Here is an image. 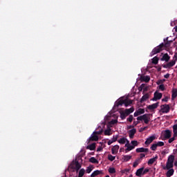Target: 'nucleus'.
Segmentation results:
<instances>
[{"instance_id": "obj_1", "label": "nucleus", "mask_w": 177, "mask_h": 177, "mask_svg": "<svg viewBox=\"0 0 177 177\" xmlns=\"http://www.w3.org/2000/svg\"><path fill=\"white\" fill-rule=\"evenodd\" d=\"M150 113H145L142 115L138 116L137 118L138 121H144L145 124H149L150 122Z\"/></svg>"}, {"instance_id": "obj_2", "label": "nucleus", "mask_w": 177, "mask_h": 177, "mask_svg": "<svg viewBox=\"0 0 177 177\" xmlns=\"http://www.w3.org/2000/svg\"><path fill=\"white\" fill-rule=\"evenodd\" d=\"M162 48H164V43H161L159 46L155 47L151 52L150 56H154V55L160 53L162 50Z\"/></svg>"}, {"instance_id": "obj_3", "label": "nucleus", "mask_w": 177, "mask_h": 177, "mask_svg": "<svg viewBox=\"0 0 177 177\" xmlns=\"http://www.w3.org/2000/svg\"><path fill=\"white\" fill-rule=\"evenodd\" d=\"M174 57H175V59L171 60V62H169L166 64H162V67H163V68H171V67H174V64H176V61H177L176 55H174Z\"/></svg>"}, {"instance_id": "obj_4", "label": "nucleus", "mask_w": 177, "mask_h": 177, "mask_svg": "<svg viewBox=\"0 0 177 177\" xmlns=\"http://www.w3.org/2000/svg\"><path fill=\"white\" fill-rule=\"evenodd\" d=\"M160 107V113L163 114H167L171 110V107L169 104H162Z\"/></svg>"}, {"instance_id": "obj_5", "label": "nucleus", "mask_w": 177, "mask_h": 177, "mask_svg": "<svg viewBox=\"0 0 177 177\" xmlns=\"http://www.w3.org/2000/svg\"><path fill=\"white\" fill-rule=\"evenodd\" d=\"M97 140H99V136H97V134L95 133L93 131L91 137L87 140V143H91V142H97Z\"/></svg>"}, {"instance_id": "obj_6", "label": "nucleus", "mask_w": 177, "mask_h": 177, "mask_svg": "<svg viewBox=\"0 0 177 177\" xmlns=\"http://www.w3.org/2000/svg\"><path fill=\"white\" fill-rule=\"evenodd\" d=\"M153 140H156V136L154 135L147 138L146 141L145 142V145H146L147 147Z\"/></svg>"}, {"instance_id": "obj_7", "label": "nucleus", "mask_w": 177, "mask_h": 177, "mask_svg": "<svg viewBox=\"0 0 177 177\" xmlns=\"http://www.w3.org/2000/svg\"><path fill=\"white\" fill-rule=\"evenodd\" d=\"M161 97H162V93L156 91L154 93V97H153V98H152V100L153 102H156L157 100H160V99H161Z\"/></svg>"}, {"instance_id": "obj_8", "label": "nucleus", "mask_w": 177, "mask_h": 177, "mask_svg": "<svg viewBox=\"0 0 177 177\" xmlns=\"http://www.w3.org/2000/svg\"><path fill=\"white\" fill-rule=\"evenodd\" d=\"M75 167L72 166V169H75L76 172H78L80 169H81V164H80V162L77 160V159L75 160Z\"/></svg>"}, {"instance_id": "obj_9", "label": "nucleus", "mask_w": 177, "mask_h": 177, "mask_svg": "<svg viewBox=\"0 0 177 177\" xmlns=\"http://www.w3.org/2000/svg\"><path fill=\"white\" fill-rule=\"evenodd\" d=\"M172 132L171 131V130H165V133L163 134V138L164 139H169L171 138V135Z\"/></svg>"}, {"instance_id": "obj_10", "label": "nucleus", "mask_w": 177, "mask_h": 177, "mask_svg": "<svg viewBox=\"0 0 177 177\" xmlns=\"http://www.w3.org/2000/svg\"><path fill=\"white\" fill-rule=\"evenodd\" d=\"M122 104H125V100H118L115 102L114 107H118L119 106H122Z\"/></svg>"}, {"instance_id": "obj_11", "label": "nucleus", "mask_w": 177, "mask_h": 177, "mask_svg": "<svg viewBox=\"0 0 177 177\" xmlns=\"http://www.w3.org/2000/svg\"><path fill=\"white\" fill-rule=\"evenodd\" d=\"M158 159V156L156 155L154 158H152L149 160L147 162L148 165H153V164H154V162H156V161H157Z\"/></svg>"}, {"instance_id": "obj_12", "label": "nucleus", "mask_w": 177, "mask_h": 177, "mask_svg": "<svg viewBox=\"0 0 177 177\" xmlns=\"http://www.w3.org/2000/svg\"><path fill=\"white\" fill-rule=\"evenodd\" d=\"M118 139V135L113 136V138L108 141V146H111L112 143L117 142Z\"/></svg>"}, {"instance_id": "obj_13", "label": "nucleus", "mask_w": 177, "mask_h": 177, "mask_svg": "<svg viewBox=\"0 0 177 177\" xmlns=\"http://www.w3.org/2000/svg\"><path fill=\"white\" fill-rule=\"evenodd\" d=\"M102 170H95L91 174V177H95L97 176V175H102Z\"/></svg>"}, {"instance_id": "obj_14", "label": "nucleus", "mask_w": 177, "mask_h": 177, "mask_svg": "<svg viewBox=\"0 0 177 177\" xmlns=\"http://www.w3.org/2000/svg\"><path fill=\"white\" fill-rule=\"evenodd\" d=\"M135 133H136V129H132L129 131V136L130 139H133V136H135Z\"/></svg>"}, {"instance_id": "obj_15", "label": "nucleus", "mask_w": 177, "mask_h": 177, "mask_svg": "<svg viewBox=\"0 0 177 177\" xmlns=\"http://www.w3.org/2000/svg\"><path fill=\"white\" fill-rule=\"evenodd\" d=\"M136 153H147L149 152V149L147 148H137L136 150Z\"/></svg>"}, {"instance_id": "obj_16", "label": "nucleus", "mask_w": 177, "mask_h": 177, "mask_svg": "<svg viewBox=\"0 0 177 177\" xmlns=\"http://www.w3.org/2000/svg\"><path fill=\"white\" fill-rule=\"evenodd\" d=\"M158 104H159V102L152 104L151 105L147 106V109L149 110H155V109H157V107H158Z\"/></svg>"}, {"instance_id": "obj_17", "label": "nucleus", "mask_w": 177, "mask_h": 177, "mask_svg": "<svg viewBox=\"0 0 177 177\" xmlns=\"http://www.w3.org/2000/svg\"><path fill=\"white\" fill-rule=\"evenodd\" d=\"M174 168V163L167 162L166 166L163 167V169H172Z\"/></svg>"}, {"instance_id": "obj_18", "label": "nucleus", "mask_w": 177, "mask_h": 177, "mask_svg": "<svg viewBox=\"0 0 177 177\" xmlns=\"http://www.w3.org/2000/svg\"><path fill=\"white\" fill-rule=\"evenodd\" d=\"M145 169V167H141L140 169H138L136 172V176L140 177L142 176V175H143V171Z\"/></svg>"}, {"instance_id": "obj_19", "label": "nucleus", "mask_w": 177, "mask_h": 177, "mask_svg": "<svg viewBox=\"0 0 177 177\" xmlns=\"http://www.w3.org/2000/svg\"><path fill=\"white\" fill-rule=\"evenodd\" d=\"M169 59H171V57L168 55V54H164L162 57L160 59L161 62H169Z\"/></svg>"}, {"instance_id": "obj_20", "label": "nucleus", "mask_w": 177, "mask_h": 177, "mask_svg": "<svg viewBox=\"0 0 177 177\" xmlns=\"http://www.w3.org/2000/svg\"><path fill=\"white\" fill-rule=\"evenodd\" d=\"M120 149V146L115 145L111 149L112 154H117L118 153V150Z\"/></svg>"}, {"instance_id": "obj_21", "label": "nucleus", "mask_w": 177, "mask_h": 177, "mask_svg": "<svg viewBox=\"0 0 177 177\" xmlns=\"http://www.w3.org/2000/svg\"><path fill=\"white\" fill-rule=\"evenodd\" d=\"M86 149H87L88 150H95V149H96V143L93 142L91 145H88Z\"/></svg>"}, {"instance_id": "obj_22", "label": "nucleus", "mask_w": 177, "mask_h": 177, "mask_svg": "<svg viewBox=\"0 0 177 177\" xmlns=\"http://www.w3.org/2000/svg\"><path fill=\"white\" fill-rule=\"evenodd\" d=\"M118 143H120V145H125L126 142H127V143H129V141L124 137L118 140Z\"/></svg>"}, {"instance_id": "obj_23", "label": "nucleus", "mask_w": 177, "mask_h": 177, "mask_svg": "<svg viewBox=\"0 0 177 177\" xmlns=\"http://www.w3.org/2000/svg\"><path fill=\"white\" fill-rule=\"evenodd\" d=\"M174 172H175V170H174V169H169L166 173V176L167 177L172 176V175H174Z\"/></svg>"}, {"instance_id": "obj_24", "label": "nucleus", "mask_w": 177, "mask_h": 177, "mask_svg": "<svg viewBox=\"0 0 177 177\" xmlns=\"http://www.w3.org/2000/svg\"><path fill=\"white\" fill-rule=\"evenodd\" d=\"M140 79L144 82H149L150 81V76L146 75V76H141Z\"/></svg>"}, {"instance_id": "obj_25", "label": "nucleus", "mask_w": 177, "mask_h": 177, "mask_svg": "<svg viewBox=\"0 0 177 177\" xmlns=\"http://www.w3.org/2000/svg\"><path fill=\"white\" fill-rule=\"evenodd\" d=\"M149 93H146L145 94L142 98L140 99V103H143V102H146L147 99H149Z\"/></svg>"}, {"instance_id": "obj_26", "label": "nucleus", "mask_w": 177, "mask_h": 177, "mask_svg": "<svg viewBox=\"0 0 177 177\" xmlns=\"http://www.w3.org/2000/svg\"><path fill=\"white\" fill-rule=\"evenodd\" d=\"M131 158H132V156H130V155H124L122 157V160H124L125 162H128V161H129V160H131Z\"/></svg>"}, {"instance_id": "obj_27", "label": "nucleus", "mask_w": 177, "mask_h": 177, "mask_svg": "<svg viewBox=\"0 0 177 177\" xmlns=\"http://www.w3.org/2000/svg\"><path fill=\"white\" fill-rule=\"evenodd\" d=\"M174 161H175V156H174V155H170V156L168 157V159H167V162H171V163L174 164Z\"/></svg>"}, {"instance_id": "obj_28", "label": "nucleus", "mask_w": 177, "mask_h": 177, "mask_svg": "<svg viewBox=\"0 0 177 177\" xmlns=\"http://www.w3.org/2000/svg\"><path fill=\"white\" fill-rule=\"evenodd\" d=\"M176 97H177V89L176 88H173L172 94H171L172 100H174V99H176Z\"/></svg>"}, {"instance_id": "obj_29", "label": "nucleus", "mask_w": 177, "mask_h": 177, "mask_svg": "<svg viewBox=\"0 0 177 177\" xmlns=\"http://www.w3.org/2000/svg\"><path fill=\"white\" fill-rule=\"evenodd\" d=\"M133 111H135V109L131 107L130 109H125L124 113H126L127 115H129V114L132 113Z\"/></svg>"}, {"instance_id": "obj_30", "label": "nucleus", "mask_w": 177, "mask_h": 177, "mask_svg": "<svg viewBox=\"0 0 177 177\" xmlns=\"http://www.w3.org/2000/svg\"><path fill=\"white\" fill-rule=\"evenodd\" d=\"M132 103H133L132 100H128V99L124 100L125 107H128L130 104H132Z\"/></svg>"}, {"instance_id": "obj_31", "label": "nucleus", "mask_w": 177, "mask_h": 177, "mask_svg": "<svg viewBox=\"0 0 177 177\" xmlns=\"http://www.w3.org/2000/svg\"><path fill=\"white\" fill-rule=\"evenodd\" d=\"M140 162H142V160H140L138 158L133 164V168H136V167H138Z\"/></svg>"}, {"instance_id": "obj_32", "label": "nucleus", "mask_w": 177, "mask_h": 177, "mask_svg": "<svg viewBox=\"0 0 177 177\" xmlns=\"http://www.w3.org/2000/svg\"><path fill=\"white\" fill-rule=\"evenodd\" d=\"M89 162H92L93 164H99V160H97L95 157H91L89 159Z\"/></svg>"}, {"instance_id": "obj_33", "label": "nucleus", "mask_w": 177, "mask_h": 177, "mask_svg": "<svg viewBox=\"0 0 177 177\" xmlns=\"http://www.w3.org/2000/svg\"><path fill=\"white\" fill-rule=\"evenodd\" d=\"M133 149H135L134 147L129 144L127 148L125 149V153H128V151H131Z\"/></svg>"}, {"instance_id": "obj_34", "label": "nucleus", "mask_w": 177, "mask_h": 177, "mask_svg": "<svg viewBox=\"0 0 177 177\" xmlns=\"http://www.w3.org/2000/svg\"><path fill=\"white\" fill-rule=\"evenodd\" d=\"M104 135L106 136H110L111 135V129L109 128L104 131Z\"/></svg>"}, {"instance_id": "obj_35", "label": "nucleus", "mask_w": 177, "mask_h": 177, "mask_svg": "<svg viewBox=\"0 0 177 177\" xmlns=\"http://www.w3.org/2000/svg\"><path fill=\"white\" fill-rule=\"evenodd\" d=\"M85 175V169H81L79 171L78 177H82Z\"/></svg>"}, {"instance_id": "obj_36", "label": "nucleus", "mask_w": 177, "mask_h": 177, "mask_svg": "<svg viewBox=\"0 0 177 177\" xmlns=\"http://www.w3.org/2000/svg\"><path fill=\"white\" fill-rule=\"evenodd\" d=\"M128 115L125 112H120V118L121 120H125Z\"/></svg>"}, {"instance_id": "obj_37", "label": "nucleus", "mask_w": 177, "mask_h": 177, "mask_svg": "<svg viewBox=\"0 0 177 177\" xmlns=\"http://www.w3.org/2000/svg\"><path fill=\"white\" fill-rule=\"evenodd\" d=\"M158 57H154L153 59H152V64H158Z\"/></svg>"}, {"instance_id": "obj_38", "label": "nucleus", "mask_w": 177, "mask_h": 177, "mask_svg": "<svg viewBox=\"0 0 177 177\" xmlns=\"http://www.w3.org/2000/svg\"><path fill=\"white\" fill-rule=\"evenodd\" d=\"M157 144L154 143V144H152L150 149L151 150H152L153 151H156V150H157Z\"/></svg>"}, {"instance_id": "obj_39", "label": "nucleus", "mask_w": 177, "mask_h": 177, "mask_svg": "<svg viewBox=\"0 0 177 177\" xmlns=\"http://www.w3.org/2000/svg\"><path fill=\"white\" fill-rule=\"evenodd\" d=\"M108 160L109 161H114V160H115V156H113L111 154L108 155Z\"/></svg>"}, {"instance_id": "obj_40", "label": "nucleus", "mask_w": 177, "mask_h": 177, "mask_svg": "<svg viewBox=\"0 0 177 177\" xmlns=\"http://www.w3.org/2000/svg\"><path fill=\"white\" fill-rule=\"evenodd\" d=\"M156 146L158 147H162V146H164V142L162 141H158V142L156 143Z\"/></svg>"}, {"instance_id": "obj_41", "label": "nucleus", "mask_w": 177, "mask_h": 177, "mask_svg": "<svg viewBox=\"0 0 177 177\" xmlns=\"http://www.w3.org/2000/svg\"><path fill=\"white\" fill-rule=\"evenodd\" d=\"M171 41H167L165 44H164V48H169Z\"/></svg>"}, {"instance_id": "obj_42", "label": "nucleus", "mask_w": 177, "mask_h": 177, "mask_svg": "<svg viewBox=\"0 0 177 177\" xmlns=\"http://www.w3.org/2000/svg\"><path fill=\"white\" fill-rule=\"evenodd\" d=\"M109 174H115V169L114 167H110L109 169Z\"/></svg>"}, {"instance_id": "obj_43", "label": "nucleus", "mask_w": 177, "mask_h": 177, "mask_svg": "<svg viewBox=\"0 0 177 177\" xmlns=\"http://www.w3.org/2000/svg\"><path fill=\"white\" fill-rule=\"evenodd\" d=\"M127 121H128L129 122H132V121H133V115H130L127 119Z\"/></svg>"}, {"instance_id": "obj_44", "label": "nucleus", "mask_w": 177, "mask_h": 177, "mask_svg": "<svg viewBox=\"0 0 177 177\" xmlns=\"http://www.w3.org/2000/svg\"><path fill=\"white\" fill-rule=\"evenodd\" d=\"M131 146H133V147L135 148V147L138 146V145H139V143L138 142L137 140H133L131 141Z\"/></svg>"}, {"instance_id": "obj_45", "label": "nucleus", "mask_w": 177, "mask_h": 177, "mask_svg": "<svg viewBox=\"0 0 177 177\" xmlns=\"http://www.w3.org/2000/svg\"><path fill=\"white\" fill-rule=\"evenodd\" d=\"M94 133H95V135H102V133H103V129H101L97 131H94Z\"/></svg>"}, {"instance_id": "obj_46", "label": "nucleus", "mask_w": 177, "mask_h": 177, "mask_svg": "<svg viewBox=\"0 0 177 177\" xmlns=\"http://www.w3.org/2000/svg\"><path fill=\"white\" fill-rule=\"evenodd\" d=\"M137 111L140 113V114H145V109H144L140 108Z\"/></svg>"}, {"instance_id": "obj_47", "label": "nucleus", "mask_w": 177, "mask_h": 177, "mask_svg": "<svg viewBox=\"0 0 177 177\" xmlns=\"http://www.w3.org/2000/svg\"><path fill=\"white\" fill-rule=\"evenodd\" d=\"M159 89H160V91H165V86H164L163 84H160V85L159 86Z\"/></svg>"}, {"instance_id": "obj_48", "label": "nucleus", "mask_w": 177, "mask_h": 177, "mask_svg": "<svg viewBox=\"0 0 177 177\" xmlns=\"http://www.w3.org/2000/svg\"><path fill=\"white\" fill-rule=\"evenodd\" d=\"M146 157V154L145 153H140V158H138L140 160L142 161V160H143V158Z\"/></svg>"}, {"instance_id": "obj_49", "label": "nucleus", "mask_w": 177, "mask_h": 177, "mask_svg": "<svg viewBox=\"0 0 177 177\" xmlns=\"http://www.w3.org/2000/svg\"><path fill=\"white\" fill-rule=\"evenodd\" d=\"M86 172L87 174H91V172H92V167H88L87 169H86Z\"/></svg>"}, {"instance_id": "obj_50", "label": "nucleus", "mask_w": 177, "mask_h": 177, "mask_svg": "<svg viewBox=\"0 0 177 177\" xmlns=\"http://www.w3.org/2000/svg\"><path fill=\"white\" fill-rule=\"evenodd\" d=\"M147 128H149V127H141L140 129L139 132H143V131H146V129H147Z\"/></svg>"}, {"instance_id": "obj_51", "label": "nucleus", "mask_w": 177, "mask_h": 177, "mask_svg": "<svg viewBox=\"0 0 177 177\" xmlns=\"http://www.w3.org/2000/svg\"><path fill=\"white\" fill-rule=\"evenodd\" d=\"M117 122H118V120H112L111 122H110V124L111 125H114V124H117Z\"/></svg>"}, {"instance_id": "obj_52", "label": "nucleus", "mask_w": 177, "mask_h": 177, "mask_svg": "<svg viewBox=\"0 0 177 177\" xmlns=\"http://www.w3.org/2000/svg\"><path fill=\"white\" fill-rule=\"evenodd\" d=\"M175 138H176V136H174V137L169 138V143H172V142H174V140H175Z\"/></svg>"}, {"instance_id": "obj_53", "label": "nucleus", "mask_w": 177, "mask_h": 177, "mask_svg": "<svg viewBox=\"0 0 177 177\" xmlns=\"http://www.w3.org/2000/svg\"><path fill=\"white\" fill-rule=\"evenodd\" d=\"M149 171H150L149 169H145V170L142 171V175H146V174H147Z\"/></svg>"}, {"instance_id": "obj_54", "label": "nucleus", "mask_w": 177, "mask_h": 177, "mask_svg": "<svg viewBox=\"0 0 177 177\" xmlns=\"http://www.w3.org/2000/svg\"><path fill=\"white\" fill-rule=\"evenodd\" d=\"M157 85H160V84H164V81L162 80H160L156 82Z\"/></svg>"}, {"instance_id": "obj_55", "label": "nucleus", "mask_w": 177, "mask_h": 177, "mask_svg": "<svg viewBox=\"0 0 177 177\" xmlns=\"http://www.w3.org/2000/svg\"><path fill=\"white\" fill-rule=\"evenodd\" d=\"M140 122H139V121H134L133 122V126L136 127V125H138V124H139Z\"/></svg>"}, {"instance_id": "obj_56", "label": "nucleus", "mask_w": 177, "mask_h": 177, "mask_svg": "<svg viewBox=\"0 0 177 177\" xmlns=\"http://www.w3.org/2000/svg\"><path fill=\"white\" fill-rule=\"evenodd\" d=\"M138 115H140L139 112L137 111L134 113V117H138Z\"/></svg>"}, {"instance_id": "obj_57", "label": "nucleus", "mask_w": 177, "mask_h": 177, "mask_svg": "<svg viewBox=\"0 0 177 177\" xmlns=\"http://www.w3.org/2000/svg\"><path fill=\"white\" fill-rule=\"evenodd\" d=\"M103 150V147H99L97 149V151H102Z\"/></svg>"}, {"instance_id": "obj_58", "label": "nucleus", "mask_w": 177, "mask_h": 177, "mask_svg": "<svg viewBox=\"0 0 177 177\" xmlns=\"http://www.w3.org/2000/svg\"><path fill=\"white\" fill-rule=\"evenodd\" d=\"M169 73H167L166 75H164V77H165V78H166V79H168V78H169Z\"/></svg>"}, {"instance_id": "obj_59", "label": "nucleus", "mask_w": 177, "mask_h": 177, "mask_svg": "<svg viewBox=\"0 0 177 177\" xmlns=\"http://www.w3.org/2000/svg\"><path fill=\"white\" fill-rule=\"evenodd\" d=\"M132 128H134L133 125H130V126L127 127V129H132Z\"/></svg>"}, {"instance_id": "obj_60", "label": "nucleus", "mask_w": 177, "mask_h": 177, "mask_svg": "<svg viewBox=\"0 0 177 177\" xmlns=\"http://www.w3.org/2000/svg\"><path fill=\"white\" fill-rule=\"evenodd\" d=\"M162 102H168V97L163 98Z\"/></svg>"}, {"instance_id": "obj_61", "label": "nucleus", "mask_w": 177, "mask_h": 177, "mask_svg": "<svg viewBox=\"0 0 177 177\" xmlns=\"http://www.w3.org/2000/svg\"><path fill=\"white\" fill-rule=\"evenodd\" d=\"M158 71H161V66H159V67L158 68Z\"/></svg>"}, {"instance_id": "obj_62", "label": "nucleus", "mask_w": 177, "mask_h": 177, "mask_svg": "<svg viewBox=\"0 0 177 177\" xmlns=\"http://www.w3.org/2000/svg\"><path fill=\"white\" fill-rule=\"evenodd\" d=\"M174 30H175L176 32H177V26L174 27Z\"/></svg>"}, {"instance_id": "obj_63", "label": "nucleus", "mask_w": 177, "mask_h": 177, "mask_svg": "<svg viewBox=\"0 0 177 177\" xmlns=\"http://www.w3.org/2000/svg\"><path fill=\"white\" fill-rule=\"evenodd\" d=\"M128 145H129V144H126V145H125V147H127V148H128Z\"/></svg>"}, {"instance_id": "obj_64", "label": "nucleus", "mask_w": 177, "mask_h": 177, "mask_svg": "<svg viewBox=\"0 0 177 177\" xmlns=\"http://www.w3.org/2000/svg\"><path fill=\"white\" fill-rule=\"evenodd\" d=\"M162 81H163V82H165V80H162Z\"/></svg>"}]
</instances>
